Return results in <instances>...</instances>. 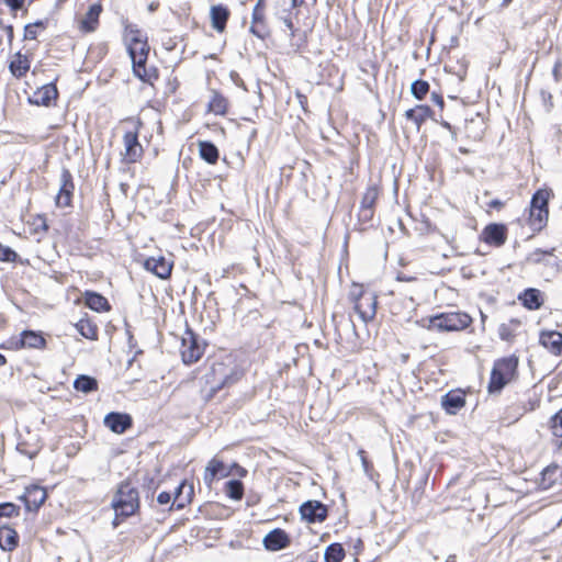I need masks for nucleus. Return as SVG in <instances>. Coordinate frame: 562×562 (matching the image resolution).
Masks as SVG:
<instances>
[{"instance_id":"nucleus-1","label":"nucleus","mask_w":562,"mask_h":562,"mask_svg":"<svg viewBox=\"0 0 562 562\" xmlns=\"http://www.w3.org/2000/svg\"><path fill=\"white\" fill-rule=\"evenodd\" d=\"M241 375V370L228 359V362H214L210 368V372L205 374V380L210 384L211 391L215 393L225 386L234 384Z\"/></svg>"},{"instance_id":"nucleus-2","label":"nucleus","mask_w":562,"mask_h":562,"mask_svg":"<svg viewBox=\"0 0 562 562\" xmlns=\"http://www.w3.org/2000/svg\"><path fill=\"white\" fill-rule=\"evenodd\" d=\"M349 300L353 304V311L364 324L374 318L378 296L373 291L364 289L362 285L353 284L349 292Z\"/></svg>"},{"instance_id":"nucleus-3","label":"nucleus","mask_w":562,"mask_h":562,"mask_svg":"<svg viewBox=\"0 0 562 562\" xmlns=\"http://www.w3.org/2000/svg\"><path fill=\"white\" fill-rule=\"evenodd\" d=\"M112 507L115 510L116 517H130L139 507V495L135 486L130 481H124L119 485V488L112 499Z\"/></svg>"},{"instance_id":"nucleus-4","label":"nucleus","mask_w":562,"mask_h":562,"mask_svg":"<svg viewBox=\"0 0 562 562\" xmlns=\"http://www.w3.org/2000/svg\"><path fill=\"white\" fill-rule=\"evenodd\" d=\"M517 367L518 359L513 356L495 361L487 386L488 392L499 393L514 379Z\"/></svg>"},{"instance_id":"nucleus-5","label":"nucleus","mask_w":562,"mask_h":562,"mask_svg":"<svg viewBox=\"0 0 562 562\" xmlns=\"http://www.w3.org/2000/svg\"><path fill=\"white\" fill-rule=\"evenodd\" d=\"M427 322V328L429 329L454 331L469 327L472 323V318L467 313L452 312L436 315L430 317Z\"/></svg>"},{"instance_id":"nucleus-6","label":"nucleus","mask_w":562,"mask_h":562,"mask_svg":"<svg viewBox=\"0 0 562 562\" xmlns=\"http://www.w3.org/2000/svg\"><path fill=\"white\" fill-rule=\"evenodd\" d=\"M205 342L201 340L192 330L188 329L181 342V357L186 364H191L200 360L204 353Z\"/></svg>"},{"instance_id":"nucleus-7","label":"nucleus","mask_w":562,"mask_h":562,"mask_svg":"<svg viewBox=\"0 0 562 562\" xmlns=\"http://www.w3.org/2000/svg\"><path fill=\"white\" fill-rule=\"evenodd\" d=\"M74 189L72 175L67 168H63L60 172V188L56 196V205L59 207L69 206Z\"/></svg>"},{"instance_id":"nucleus-8","label":"nucleus","mask_w":562,"mask_h":562,"mask_svg":"<svg viewBox=\"0 0 562 562\" xmlns=\"http://www.w3.org/2000/svg\"><path fill=\"white\" fill-rule=\"evenodd\" d=\"M300 514L311 524L322 522L327 517V507L318 501H307L300 506Z\"/></svg>"},{"instance_id":"nucleus-9","label":"nucleus","mask_w":562,"mask_h":562,"mask_svg":"<svg viewBox=\"0 0 562 562\" xmlns=\"http://www.w3.org/2000/svg\"><path fill=\"white\" fill-rule=\"evenodd\" d=\"M46 490L40 485H31L25 488L24 494L20 497L29 512H36L46 501Z\"/></svg>"},{"instance_id":"nucleus-10","label":"nucleus","mask_w":562,"mask_h":562,"mask_svg":"<svg viewBox=\"0 0 562 562\" xmlns=\"http://www.w3.org/2000/svg\"><path fill=\"white\" fill-rule=\"evenodd\" d=\"M124 143V159L126 162H136L143 154L142 145L138 142V134L136 131H128L123 136Z\"/></svg>"},{"instance_id":"nucleus-11","label":"nucleus","mask_w":562,"mask_h":562,"mask_svg":"<svg viewBox=\"0 0 562 562\" xmlns=\"http://www.w3.org/2000/svg\"><path fill=\"white\" fill-rule=\"evenodd\" d=\"M483 240L495 247H501L506 243L507 228L504 224H488L482 233Z\"/></svg>"},{"instance_id":"nucleus-12","label":"nucleus","mask_w":562,"mask_h":562,"mask_svg":"<svg viewBox=\"0 0 562 562\" xmlns=\"http://www.w3.org/2000/svg\"><path fill=\"white\" fill-rule=\"evenodd\" d=\"M379 198V189L376 186H370L367 188L360 203L359 216L364 221H369L373 217V207Z\"/></svg>"},{"instance_id":"nucleus-13","label":"nucleus","mask_w":562,"mask_h":562,"mask_svg":"<svg viewBox=\"0 0 562 562\" xmlns=\"http://www.w3.org/2000/svg\"><path fill=\"white\" fill-rule=\"evenodd\" d=\"M132 423V417L124 413L112 412L104 417V425L115 434H124Z\"/></svg>"},{"instance_id":"nucleus-14","label":"nucleus","mask_w":562,"mask_h":562,"mask_svg":"<svg viewBox=\"0 0 562 562\" xmlns=\"http://www.w3.org/2000/svg\"><path fill=\"white\" fill-rule=\"evenodd\" d=\"M276 14L285 24L290 35L294 36L295 27L292 19L297 15V11L292 2L290 0H278Z\"/></svg>"},{"instance_id":"nucleus-15","label":"nucleus","mask_w":562,"mask_h":562,"mask_svg":"<svg viewBox=\"0 0 562 562\" xmlns=\"http://www.w3.org/2000/svg\"><path fill=\"white\" fill-rule=\"evenodd\" d=\"M539 342L554 356L562 355V334L555 330H542Z\"/></svg>"},{"instance_id":"nucleus-16","label":"nucleus","mask_w":562,"mask_h":562,"mask_svg":"<svg viewBox=\"0 0 562 562\" xmlns=\"http://www.w3.org/2000/svg\"><path fill=\"white\" fill-rule=\"evenodd\" d=\"M58 91L54 83L44 85L30 98V102L36 105L49 106L57 99Z\"/></svg>"},{"instance_id":"nucleus-17","label":"nucleus","mask_w":562,"mask_h":562,"mask_svg":"<svg viewBox=\"0 0 562 562\" xmlns=\"http://www.w3.org/2000/svg\"><path fill=\"white\" fill-rule=\"evenodd\" d=\"M145 269L153 272L160 279H167L171 274L172 263L165 257H150L145 260Z\"/></svg>"},{"instance_id":"nucleus-18","label":"nucleus","mask_w":562,"mask_h":562,"mask_svg":"<svg viewBox=\"0 0 562 562\" xmlns=\"http://www.w3.org/2000/svg\"><path fill=\"white\" fill-rule=\"evenodd\" d=\"M465 405V395L461 390L448 392L441 398L442 408L450 415L457 414Z\"/></svg>"},{"instance_id":"nucleus-19","label":"nucleus","mask_w":562,"mask_h":562,"mask_svg":"<svg viewBox=\"0 0 562 562\" xmlns=\"http://www.w3.org/2000/svg\"><path fill=\"white\" fill-rule=\"evenodd\" d=\"M290 539L288 533L282 529H274L270 531L265 538H263V544L266 549L271 551H278L281 549H284L289 546Z\"/></svg>"},{"instance_id":"nucleus-20","label":"nucleus","mask_w":562,"mask_h":562,"mask_svg":"<svg viewBox=\"0 0 562 562\" xmlns=\"http://www.w3.org/2000/svg\"><path fill=\"white\" fill-rule=\"evenodd\" d=\"M19 546V535L8 525L0 526V549L12 552Z\"/></svg>"},{"instance_id":"nucleus-21","label":"nucleus","mask_w":562,"mask_h":562,"mask_svg":"<svg viewBox=\"0 0 562 562\" xmlns=\"http://www.w3.org/2000/svg\"><path fill=\"white\" fill-rule=\"evenodd\" d=\"M432 116V110L425 104L416 105L413 109H409L405 112V117L408 121H412L417 130L420 128L422 124L426 122L427 119Z\"/></svg>"},{"instance_id":"nucleus-22","label":"nucleus","mask_w":562,"mask_h":562,"mask_svg":"<svg viewBox=\"0 0 562 562\" xmlns=\"http://www.w3.org/2000/svg\"><path fill=\"white\" fill-rule=\"evenodd\" d=\"M102 12L100 3H93L89 7L88 12L81 21V30L86 32H93L99 23V16Z\"/></svg>"},{"instance_id":"nucleus-23","label":"nucleus","mask_w":562,"mask_h":562,"mask_svg":"<svg viewBox=\"0 0 562 562\" xmlns=\"http://www.w3.org/2000/svg\"><path fill=\"white\" fill-rule=\"evenodd\" d=\"M226 476L225 465L222 461L213 458L206 465L203 480L206 485L211 486L216 476Z\"/></svg>"},{"instance_id":"nucleus-24","label":"nucleus","mask_w":562,"mask_h":562,"mask_svg":"<svg viewBox=\"0 0 562 562\" xmlns=\"http://www.w3.org/2000/svg\"><path fill=\"white\" fill-rule=\"evenodd\" d=\"M228 16H229V11L227 10V8H225L221 4L213 5L211 8L212 26L217 32H223L225 30Z\"/></svg>"},{"instance_id":"nucleus-25","label":"nucleus","mask_w":562,"mask_h":562,"mask_svg":"<svg viewBox=\"0 0 562 562\" xmlns=\"http://www.w3.org/2000/svg\"><path fill=\"white\" fill-rule=\"evenodd\" d=\"M127 50L133 64H137L139 67L140 63H146L149 53V45L147 38L142 41L138 45L132 44L127 46Z\"/></svg>"},{"instance_id":"nucleus-26","label":"nucleus","mask_w":562,"mask_h":562,"mask_svg":"<svg viewBox=\"0 0 562 562\" xmlns=\"http://www.w3.org/2000/svg\"><path fill=\"white\" fill-rule=\"evenodd\" d=\"M548 217L549 210H535L530 207L528 224L530 225L533 232H540L547 226Z\"/></svg>"},{"instance_id":"nucleus-27","label":"nucleus","mask_w":562,"mask_h":562,"mask_svg":"<svg viewBox=\"0 0 562 562\" xmlns=\"http://www.w3.org/2000/svg\"><path fill=\"white\" fill-rule=\"evenodd\" d=\"M46 341L44 337L32 330H24L16 346L27 348H43Z\"/></svg>"},{"instance_id":"nucleus-28","label":"nucleus","mask_w":562,"mask_h":562,"mask_svg":"<svg viewBox=\"0 0 562 562\" xmlns=\"http://www.w3.org/2000/svg\"><path fill=\"white\" fill-rule=\"evenodd\" d=\"M519 300L528 310H538L542 305L541 292L537 289H527L520 295Z\"/></svg>"},{"instance_id":"nucleus-29","label":"nucleus","mask_w":562,"mask_h":562,"mask_svg":"<svg viewBox=\"0 0 562 562\" xmlns=\"http://www.w3.org/2000/svg\"><path fill=\"white\" fill-rule=\"evenodd\" d=\"M227 99L221 93L213 91L207 104V110L215 115H225L227 112Z\"/></svg>"},{"instance_id":"nucleus-30","label":"nucleus","mask_w":562,"mask_h":562,"mask_svg":"<svg viewBox=\"0 0 562 562\" xmlns=\"http://www.w3.org/2000/svg\"><path fill=\"white\" fill-rule=\"evenodd\" d=\"M85 300L86 305L95 312H104L110 310L108 300L99 293L87 292Z\"/></svg>"},{"instance_id":"nucleus-31","label":"nucleus","mask_w":562,"mask_h":562,"mask_svg":"<svg viewBox=\"0 0 562 562\" xmlns=\"http://www.w3.org/2000/svg\"><path fill=\"white\" fill-rule=\"evenodd\" d=\"M146 38V34H144L136 24L128 22L124 24V40L127 46L132 44L138 45L142 41Z\"/></svg>"},{"instance_id":"nucleus-32","label":"nucleus","mask_w":562,"mask_h":562,"mask_svg":"<svg viewBox=\"0 0 562 562\" xmlns=\"http://www.w3.org/2000/svg\"><path fill=\"white\" fill-rule=\"evenodd\" d=\"M199 151L202 159H204L209 164H215L218 159V149L211 142H200L199 143Z\"/></svg>"},{"instance_id":"nucleus-33","label":"nucleus","mask_w":562,"mask_h":562,"mask_svg":"<svg viewBox=\"0 0 562 562\" xmlns=\"http://www.w3.org/2000/svg\"><path fill=\"white\" fill-rule=\"evenodd\" d=\"M30 69V61L27 58L20 53L15 55V58L10 63V70L16 78L23 77Z\"/></svg>"},{"instance_id":"nucleus-34","label":"nucleus","mask_w":562,"mask_h":562,"mask_svg":"<svg viewBox=\"0 0 562 562\" xmlns=\"http://www.w3.org/2000/svg\"><path fill=\"white\" fill-rule=\"evenodd\" d=\"M551 191L547 189H539L535 192L531 198L530 207L535 210H549L548 204L550 200Z\"/></svg>"},{"instance_id":"nucleus-35","label":"nucleus","mask_w":562,"mask_h":562,"mask_svg":"<svg viewBox=\"0 0 562 562\" xmlns=\"http://www.w3.org/2000/svg\"><path fill=\"white\" fill-rule=\"evenodd\" d=\"M74 387L79 392L90 393L97 391L98 382L92 376L79 375L74 382Z\"/></svg>"},{"instance_id":"nucleus-36","label":"nucleus","mask_w":562,"mask_h":562,"mask_svg":"<svg viewBox=\"0 0 562 562\" xmlns=\"http://www.w3.org/2000/svg\"><path fill=\"white\" fill-rule=\"evenodd\" d=\"M345 558V550L340 543H331L325 550L324 559L326 562H341Z\"/></svg>"},{"instance_id":"nucleus-37","label":"nucleus","mask_w":562,"mask_h":562,"mask_svg":"<svg viewBox=\"0 0 562 562\" xmlns=\"http://www.w3.org/2000/svg\"><path fill=\"white\" fill-rule=\"evenodd\" d=\"M78 331L87 339H97L98 328L88 319H80L76 325Z\"/></svg>"},{"instance_id":"nucleus-38","label":"nucleus","mask_w":562,"mask_h":562,"mask_svg":"<svg viewBox=\"0 0 562 562\" xmlns=\"http://www.w3.org/2000/svg\"><path fill=\"white\" fill-rule=\"evenodd\" d=\"M226 495L235 501H239L244 495V485L239 480H231L225 486Z\"/></svg>"},{"instance_id":"nucleus-39","label":"nucleus","mask_w":562,"mask_h":562,"mask_svg":"<svg viewBox=\"0 0 562 562\" xmlns=\"http://www.w3.org/2000/svg\"><path fill=\"white\" fill-rule=\"evenodd\" d=\"M519 326L516 319L510 321V324H501L498 327V335L502 340L510 341L515 337V329Z\"/></svg>"},{"instance_id":"nucleus-40","label":"nucleus","mask_w":562,"mask_h":562,"mask_svg":"<svg viewBox=\"0 0 562 562\" xmlns=\"http://www.w3.org/2000/svg\"><path fill=\"white\" fill-rule=\"evenodd\" d=\"M428 91L429 83L425 80H415L411 86L412 94L418 100H423Z\"/></svg>"},{"instance_id":"nucleus-41","label":"nucleus","mask_w":562,"mask_h":562,"mask_svg":"<svg viewBox=\"0 0 562 562\" xmlns=\"http://www.w3.org/2000/svg\"><path fill=\"white\" fill-rule=\"evenodd\" d=\"M550 429L557 438H562V408L550 419Z\"/></svg>"},{"instance_id":"nucleus-42","label":"nucleus","mask_w":562,"mask_h":562,"mask_svg":"<svg viewBox=\"0 0 562 562\" xmlns=\"http://www.w3.org/2000/svg\"><path fill=\"white\" fill-rule=\"evenodd\" d=\"M20 514V507L13 503L0 504V518L16 517Z\"/></svg>"},{"instance_id":"nucleus-43","label":"nucleus","mask_w":562,"mask_h":562,"mask_svg":"<svg viewBox=\"0 0 562 562\" xmlns=\"http://www.w3.org/2000/svg\"><path fill=\"white\" fill-rule=\"evenodd\" d=\"M134 74L144 82H150L153 78H156V75L148 71L145 67V63H140L139 67L137 64H133Z\"/></svg>"},{"instance_id":"nucleus-44","label":"nucleus","mask_w":562,"mask_h":562,"mask_svg":"<svg viewBox=\"0 0 562 562\" xmlns=\"http://www.w3.org/2000/svg\"><path fill=\"white\" fill-rule=\"evenodd\" d=\"M357 454L360 458L364 474L372 480L375 473L372 463L367 458L366 451L363 449H359Z\"/></svg>"},{"instance_id":"nucleus-45","label":"nucleus","mask_w":562,"mask_h":562,"mask_svg":"<svg viewBox=\"0 0 562 562\" xmlns=\"http://www.w3.org/2000/svg\"><path fill=\"white\" fill-rule=\"evenodd\" d=\"M558 470H559V468L557 465H554V467H547L542 471L541 484L544 488L550 487L554 483L555 477H553V475L558 472Z\"/></svg>"},{"instance_id":"nucleus-46","label":"nucleus","mask_w":562,"mask_h":562,"mask_svg":"<svg viewBox=\"0 0 562 562\" xmlns=\"http://www.w3.org/2000/svg\"><path fill=\"white\" fill-rule=\"evenodd\" d=\"M188 488V495L192 494L193 493V487L192 485H188L186 484V482H182L181 484H179V486L176 488V492H175V498H173V504L177 503V507L178 508H182L184 507V504L188 499L183 501L181 499V494L183 492L184 488Z\"/></svg>"},{"instance_id":"nucleus-47","label":"nucleus","mask_w":562,"mask_h":562,"mask_svg":"<svg viewBox=\"0 0 562 562\" xmlns=\"http://www.w3.org/2000/svg\"><path fill=\"white\" fill-rule=\"evenodd\" d=\"M44 29V23L42 21H37L32 24H27L24 27V38L25 40H36L37 37V29Z\"/></svg>"},{"instance_id":"nucleus-48","label":"nucleus","mask_w":562,"mask_h":562,"mask_svg":"<svg viewBox=\"0 0 562 562\" xmlns=\"http://www.w3.org/2000/svg\"><path fill=\"white\" fill-rule=\"evenodd\" d=\"M16 258V254L8 246H4L0 243V260L2 261H14Z\"/></svg>"},{"instance_id":"nucleus-49","label":"nucleus","mask_w":562,"mask_h":562,"mask_svg":"<svg viewBox=\"0 0 562 562\" xmlns=\"http://www.w3.org/2000/svg\"><path fill=\"white\" fill-rule=\"evenodd\" d=\"M2 1L12 11H18L23 7L25 0H2Z\"/></svg>"},{"instance_id":"nucleus-50","label":"nucleus","mask_w":562,"mask_h":562,"mask_svg":"<svg viewBox=\"0 0 562 562\" xmlns=\"http://www.w3.org/2000/svg\"><path fill=\"white\" fill-rule=\"evenodd\" d=\"M0 26L3 29V31L7 35L9 45H11L13 37H14L13 26L12 25H3L1 21H0Z\"/></svg>"},{"instance_id":"nucleus-51","label":"nucleus","mask_w":562,"mask_h":562,"mask_svg":"<svg viewBox=\"0 0 562 562\" xmlns=\"http://www.w3.org/2000/svg\"><path fill=\"white\" fill-rule=\"evenodd\" d=\"M170 499H171V494L168 493V492H161L158 494L157 496V502L160 504V505H167L170 503Z\"/></svg>"},{"instance_id":"nucleus-52","label":"nucleus","mask_w":562,"mask_h":562,"mask_svg":"<svg viewBox=\"0 0 562 562\" xmlns=\"http://www.w3.org/2000/svg\"><path fill=\"white\" fill-rule=\"evenodd\" d=\"M540 95H541V99L543 101L546 109L550 110V108L552 106V104H551L552 95L546 91H541Z\"/></svg>"},{"instance_id":"nucleus-53","label":"nucleus","mask_w":562,"mask_h":562,"mask_svg":"<svg viewBox=\"0 0 562 562\" xmlns=\"http://www.w3.org/2000/svg\"><path fill=\"white\" fill-rule=\"evenodd\" d=\"M431 100L434 103H436L440 109L443 108V98L439 94V93H436V92H432L431 93Z\"/></svg>"},{"instance_id":"nucleus-54","label":"nucleus","mask_w":562,"mask_h":562,"mask_svg":"<svg viewBox=\"0 0 562 562\" xmlns=\"http://www.w3.org/2000/svg\"><path fill=\"white\" fill-rule=\"evenodd\" d=\"M18 450H19L21 453H23V454H25L26 457H29L30 459H33V458H34V457H36V456H37V453H38V450H32V451L24 450V449L22 448V445H21V443L18 446Z\"/></svg>"},{"instance_id":"nucleus-55","label":"nucleus","mask_w":562,"mask_h":562,"mask_svg":"<svg viewBox=\"0 0 562 562\" xmlns=\"http://www.w3.org/2000/svg\"><path fill=\"white\" fill-rule=\"evenodd\" d=\"M504 205V203L499 200H493L490 202V206L494 209H501Z\"/></svg>"},{"instance_id":"nucleus-56","label":"nucleus","mask_w":562,"mask_h":562,"mask_svg":"<svg viewBox=\"0 0 562 562\" xmlns=\"http://www.w3.org/2000/svg\"><path fill=\"white\" fill-rule=\"evenodd\" d=\"M261 3H262V0H259L258 3L256 4L255 9H254V19L255 20L258 19V13L260 11Z\"/></svg>"},{"instance_id":"nucleus-57","label":"nucleus","mask_w":562,"mask_h":562,"mask_svg":"<svg viewBox=\"0 0 562 562\" xmlns=\"http://www.w3.org/2000/svg\"><path fill=\"white\" fill-rule=\"evenodd\" d=\"M312 1L315 2L316 0H312ZM290 2H292L294 8L297 9L299 7H301L302 4L305 3V0H290Z\"/></svg>"},{"instance_id":"nucleus-58","label":"nucleus","mask_w":562,"mask_h":562,"mask_svg":"<svg viewBox=\"0 0 562 562\" xmlns=\"http://www.w3.org/2000/svg\"><path fill=\"white\" fill-rule=\"evenodd\" d=\"M441 125H442L445 128H447L448 131H450V132L452 133V135H453V136H456V132H454V130H453V127H452V125H451L450 123H448V122H442V123H441Z\"/></svg>"},{"instance_id":"nucleus-59","label":"nucleus","mask_w":562,"mask_h":562,"mask_svg":"<svg viewBox=\"0 0 562 562\" xmlns=\"http://www.w3.org/2000/svg\"><path fill=\"white\" fill-rule=\"evenodd\" d=\"M5 362H7L5 357H4L2 353H0V367H1V366H4V364H5Z\"/></svg>"},{"instance_id":"nucleus-60","label":"nucleus","mask_w":562,"mask_h":562,"mask_svg":"<svg viewBox=\"0 0 562 562\" xmlns=\"http://www.w3.org/2000/svg\"><path fill=\"white\" fill-rule=\"evenodd\" d=\"M552 252H553V249L551 251H540V250H537L533 255H538V254L552 255Z\"/></svg>"},{"instance_id":"nucleus-61","label":"nucleus","mask_w":562,"mask_h":562,"mask_svg":"<svg viewBox=\"0 0 562 562\" xmlns=\"http://www.w3.org/2000/svg\"><path fill=\"white\" fill-rule=\"evenodd\" d=\"M558 74H559V65H555L553 69V75L555 76V79L558 80Z\"/></svg>"},{"instance_id":"nucleus-62","label":"nucleus","mask_w":562,"mask_h":562,"mask_svg":"<svg viewBox=\"0 0 562 562\" xmlns=\"http://www.w3.org/2000/svg\"><path fill=\"white\" fill-rule=\"evenodd\" d=\"M460 151L463 153V154L468 153V150L464 149V148H460Z\"/></svg>"},{"instance_id":"nucleus-63","label":"nucleus","mask_w":562,"mask_h":562,"mask_svg":"<svg viewBox=\"0 0 562 562\" xmlns=\"http://www.w3.org/2000/svg\"><path fill=\"white\" fill-rule=\"evenodd\" d=\"M117 525H119V524H117L116 519H114V521H113V526H114V527H116Z\"/></svg>"}]
</instances>
